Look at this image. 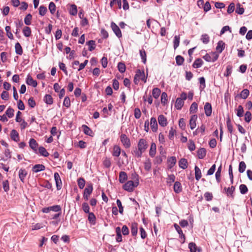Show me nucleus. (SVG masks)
<instances>
[{
  "label": "nucleus",
  "mask_w": 252,
  "mask_h": 252,
  "mask_svg": "<svg viewBox=\"0 0 252 252\" xmlns=\"http://www.w3.org/2000/svg\"><path fill=\"white\" fill-rule=\"evenodd\" d=\"M63 105L67 108L70 106V100L69 97L66 96L63 100Z\"/></svg>",
  "instance_id": "nucleus-62"
},
{
  "label": "nucleus",
  "mask_w": 252,
  "mask_h": 252,
  "mask_svg": "<svg viewBox=\"0 0 252 252\" xmlns=\"http://www.w3.org/2000/svg\"><path fill=\"white\" fill-rule=\"evenodd\" d=\"M239 189L240 192L243 194L246 193L248 190L247 186L244 184L241 185L240 186Z\"/></svg>",
  "instance_id": "nucleus-57"
},
{
  "label": "nucleus",
  "mask_w": 252,
  "mask_h": 252,
  "mask_svg": "<svg viewBox=\"0 0 252 252\" xmlns=\"http://www.w3.org/2000/svg\"><path fill=\"white\" fill-rule=\"evenodd\" d=\"M127 174L125 172L121 171L119 174V180L120 183H124L127 179Z\"/></svg>",
  "instance_id": "nucleus-23"
},
{
  "label": "nucleus",
  "mask_w": 252,
  "mask_h": 252,
  "mask_svg": "<svg viewBox=\"0 0 252 252\" xmlns=\"http://www.w3.org/2000/svg\"><path fill=\"white\" fill-rule=\"evenodd\" d=\"M147 141L143 138L139 139L137 144V149L136 148L133 151V154L137 158L141 157L142 154L148 148Z\"/></svg>",
  "instance_id": "nucleus-1"
},
{
  "label": "nucleus",
  "mask_w": 252,
  "mask_h": 252,
  "mask_svg": "<svg viewBox=\"0 0 252 252\" xmlns=\"http://www.w3.org/2000/svg\"><path fill=\"white\" fill-rule=\"evenodd\" d=\"M15 52L19 55H21L23 54V49L20 44L17 42L15 45Z\"/></svg>",
  "instance_id": "nucleus-31"
},
{
  "label": "nucleus",
  "mask_w": 252,
  "mask_h": 252,
  "mask_svg": "<svg viewBox=\"0 0 252 252\" xmlns=\"http://www.w3.org/2000/svg\"><path fill=\"white\" fill-rule=\"evenodd\" d=\"M88 220L92 223L94 224L95 220V217L93 213H89Z\"/></svg>",
  "instance_id": "nucleus-60"
},
{
  "label": "nucleus",
  "mask_w": 252,
  "mask_h": 252,
  "mask_svg": "<svg viewBox=\"0 0 252 252\" xmlns=\"http://www.w3.org/2000/svg\"><path fill=\"white\" fill-rule=\"evenodd\" d=\"M176 158L175 157H171L169 158L168 160V167L169 169H171L175 165L176 163Z\"/></svg>",
  "instance_id": "nucleus-17"
},
{
  "label": "nucleus",
  "mask_w": 252,
  "mask_h": 252,
  "mask_svg": "<svg viewBox=\"0 0 252 252\" xmlns=\"http://www.w3.org/2000/svg\"><path fill=\"white\" fill-rule=\"evenodd\" d=\"M23 32L24 36L26 37H29L31 35V30L29 27H25L23 30Z\"/></svg>",
  "instance_id": "nucleus-36"
},
{
  "label": "nucleus",
  "mask_w": 252,
  "mask_h": 252,
  "mask_svg": "<svg viewBox=\"0 0 252 252\" xmlns=\"http://www.w3.org/2000/svg\"><path fill=\"white\" fill-rule=\"evenodd\" d=\"M158 122L161 126H165L167 124V119L163 115H160L158 117Z\"/></svg>",
  "instance_id": "nucleus-13"
},
{
  "label": "nucleus",
  "mask_w": 252,
  "mask_h": 252,
  "mask_svg": "<svg viewBox=\"0 0 252 252\" xmlns=\"http://www.w3.org/2000/svg\"><path fill=\"white\" fill-rule=\"evenodd\" d=\"M224 49V43L222 41H220L218 43V45L216 47V50L219 53H221L223 50Z\"/></svg>",
  "instance_id": "nucleus-33"
},
{
  "label": "nucleus",
  "mask_w": 252,
  "mask_h": 252,
  "mask_svg": "<svg viewBox=\"0 0 252 252\" xmlns=\"http://www.w3.org/2000/svg\"><path fill=\"white\" fill-rule=\"evenodd\" d=\"M54 179L56 182L57 189L58 190L61 189L62 187V183L58 173L56 172L54 173Z\"/></svg>",
  "instance_id": "nucleus-7"
},
{
  "label": "nucleus",
  "mask_w": 252,
  "mask_h": 252,
  "mask_svg": "<svg viewBox=\"0 0 252 252\" xmlns=\"http://www.w3.org/2000/svg\"><path fill=\"white\" fill-rule=\"evenodd\" d=\"M56 5L53 2H51L49 5V9L51 14H54L56 11Z\"/></svg>",
  "instance_id": "nucleus-48"
},
{
  "label": "nucleus",
  "mask_w": 252,
  "mask_h": 252,
  "mask_svg": "<svg viewBox=\"0 0 252 252\" xmlns=\"http://www.w3.org/2000/svg\"><path fill=\"white\" fill-rule=\"evenodd\" d=\"M181 184L179 182H176L174 185V190L176 193H179L182 191Z\"/></svg>",
  "instance_id": "nucleus-30"
},
{
  "label": "nucleus",
  "mask_w": 252,
  "mask_h": 252,
  "mask_svg": "<svg viewBox=\"0 0 252 252\" xmlns=\"http://www.w3.org/2000/svg\"><path fill=\"white\" fill-rule=\"evenodd\" d=\"M232 72V66L231 65H228L226 67V72L224 73V76L228 77L231 75Z\"/></svg>",
  "instance_id": "nucleus-43"
},
{
  "label": "nucleus",
  "mask_w": 252,
  "mask_h": 252,
  "mask_svg": "<svg viewBox=\"0 0 252 252\" xmlns=\"http://www.w3.org/2000/svg\"><path fill=\"white\" fill-rule=\"evenodd\" d=\"M32 16L31 14H28L24 19V22L27 25H30L31 24V20Z\"/></svg>",
  "instance_id": "nucleus-47"
},
{
  "label": "nucleus",
  "mask_w": 252,
  "mask_h": 252,
  "mask_svg": "<svg viewBox=\"0 0 252 252\" xmlns=\"http://www.w3.org/2000/svg\"><path fill=\"white\" fill-rule=\"evenodd\" d=\"M188 147L190 151H193L195 149V145L194 142L192 140H189Z\"/></svg>",
  "instance_id": "nucleus-54"
},
{
  "label": "nucleus",
  "mask_w": 252,
  "mask_h": 252,
  "mask_svg": "<svg viewBox=\"0 0 252 252\" xmlns=\"http://www.w3.org/2000/svg\"><path fill=\"white\" fill-rule=\"evenodd\" d=\"M179 166L183 169H186L188 167L187 160L184 158H181L179 161Z\"/></svg>",
  "instance_id": "nucleus-20"
},
{
  "label": "nucleus",
  "mask_w": 252,
  "mask_h": 252,
  "mask_svg": "<svg viewBox=\"0 0 252 252\" xmlns=\"http://www.w3.org/2000/svg\"><path fill=\"white\" fill-rule=\"evenodd\" d=\"M237 115L239 117H242L243 116L244 109L243 107L241 105H239L238 108L236 110Z\"/></svg>",
  "instance_id": "nucleus-49"
},
{
  "label": "nucleus",
  "mask_w": 252,
  "mask_h": 252,
  "mask_svg": "<svg viewBox=\"0 0 252 252\" xmlns=\"http://www.w3.org/2000/svg\"><path fill=\"white\" fill-rule=\"evenodd\" d=\"M45 169V167L43 164H36L32 168V171L34 173H37L40 171H44Z\"/></svg>",
  "instance_id": "nucleus-11"
},
{
  "label": "nucleus",
  "mask_w": 252,
  "mask_h": 252,
  "mask_svg": "<svg viewBox=\"0 0 252 252\" xmlns=\"http://www.w3.org/2000/svg\"><path fill=\"white\" fill-rule=\"evenodd\" d=\"M69 13L71 15H76L77 14V6L75 4H71L69 9Z\"/></svg>",
  "instance_id": "nucleus-26"
},
{
  "label": "nucleus",
  "mask_w": 252,
  "mask_h": 252,
  "mask_svg": "<svg viewBox=\"0 0 252 252\" xmlns=\"http://www.w3.org/2000/svg\"><path fill=\"white\" fill-rule=\"evenodd\" d=\"M167 101V94L166 93L163 92L161 95V103L165 104Z\"/></svg>",
  "instance_id": "nucleus-61"
},
{
  "label": "nucleus",
  "mask_w": 252,
  "mask_h": 252,
  "mask_svg": "<svg viewBox=\"0 0 252 252\" xmlns=\"http://www.w3.org/2000/svg\"><path fill=\"white\" fill-rule=\"evenodd\" d=\"M87 45L89 46V50L92 51L94 50L95 48V42L94 40H91L89 41L87 43Z\"/></svg>",
  "instance_id": "nucleus-37"
},
{
  "label": "nucleus",
  "mask_w": 252,
  "mask_h": 252,
  "mask_svg": "<svg viewBox=\"0 0 252 252\" xmlns=\"http://www.w3.org/2000/svg\"><path fill=\"white\" fill-rule=\"evenodd\" d=\"M224 190H225L226 191V193H227V194L228 196L229 195L232 196V194L235 190V188L233 186H231L230 188H228L227 189L225 188Z\"/></svg>",
  "instance_id": "nucleus-64"
},
{
  "label": "nucleus",
  "mask_w": 252,
  "mask_h": 252,
  "mask_svg": "<svg viewBox=\"0 0 252 252\" xmlns=\"http://www.w3.org/2000/svg\"><path fill=\"white\" fill-rule=\"evenodd\" d=\"M184 104V101L182 98H177L175 103V107L178 110H180Z\"/></svg>",
  "instance_id": "nucleus-18"
},
{
  "label": "nucleus",
  "mask_w": 252,
  "mask_h": 252,
  "mask_svg": "<svg viewBox=\"0 0 252 252\" xmlns=\"http://www.w3.org/2000/svg\"><path fill=\"white\" fill-rule=\"evenodd\" d=\"M139 185V180H135V181H128L123 186V188L125 190L129 192H131L133 190L134 188L138 186Z\"/></svg>",
  "instance_id": "nucleus-2"
},
{
  "label": "nucleus",
  "mask_w": 252,
  "mask_h": 252,
  "mask_svg": "<svg viewBox=\"0 0 252 252\" xmlns=\"http://www.w3.org/2000/svg\"><path fill=\"white\" fill-rule=\"evenodd\" d=\"M250 94L249 91L247 89L243 90L240 93V96L243 99H246L248 97Z\"/></svg>",
  "instance_id": "nucleus-40"
},
{
  "label": "nucleus",
  "mask_w": 252,
  "mask_h": 252,
  "mask_svg": "<svg viewBox=\"0 0 252 252\" xmlns=\"http://www.w3.org/2000/svg\"><path fill=\"white\" fill-rule=\"evenodd\" d=\"M26 83L29 85L32 86L33 87H36L37 85L36 81L33 80L32 77L30 75L27 76L26 79Z\"/></svg>",
  "instance_id": "nucleus-10"
},
{
  "label": "nucleus",
  "mask_w": 252,
  "mask_h": 252,
  "mask_svg": "<svg viewBox=\"0 0 252 252\" xmlns=\"http://www.w3.org/2000/svg\"><path fill=\"white\" fill-rule=\"evenodd\" d=\"M198 108V105L196 102H193L189 108L190 113H195L196 112Z\"/></svg>",
  "instance_id": "nucleus-38"
},
{
  "label": "nucleus",
  "mask_w": 252,
  "mask_h": 252,
  "mask_svg": "<svg viewBox=\"0 0 252 252\" xmlns=\"http://www.w3.org/2000/svg\"><path fill=\"white\" fill-rule=\"evenodd\" d=\"M221 171V165H220V167L218 168L217 171L216 172L215 174L216 180L218 183H219L220 181Z\"/></svg>",
  "instance_id": "nucleus-39"
},
{
  "label": "nucleus",
  "mask_w": 252,
  "mask_h": 252,
  "mask_svg": "<svg viewBox=\"0 0 252 252\" xmlns=\"http://www.w3.org/2000/svg\"><path fill=\"white\" fill-rule=\"evenodd\" d=\"M160 90L158 88H156L153 90L152 94H153V96L155 98H158L160 95Z\"/></svg>",
  "instance_id": "nucleus-44"
},
{
  "label": "nucleus",
  "mask_w": 252,
  "mask_h": 252,
  "mask_svg": "<svg viewBox=\"0 0 252 252\" xmlns=\"http://www.w3.org/2000/svg\"><path fill=\"white\" fill-rule=\"evenodd\" d=\"M5 113L8 118H11L14 116V110L12 108L9 107Z\"/></svg>",
  "instance_id": "nucleus-59"
},
{
  "label": "nucleus",
  "mask_w": 252,
  "mask_h": 252,
  "mask_svg": "<svg viewBox=\"0 0 252 252\" xmlns=\"http://www.w3.org/2000/svg\"><path fill=\"white\" fill-rule=\"evenodd\" d=\"M204 111L206 115L208 117L210 116L212 112V108L211 104L206 102L204 105Z\"/></svg>",
  "instance_id": "nucleus-9"
},
{
  "label": "nucleus",
  "mask_w": 252,
  "mask_h": 252,
  "mask_svg": "<svg viewBox=\"0 0 252 252\" xmlns=\"http://www.w3.org/2000/svg\"><path fill=\"white\" fill-rule=\"evenodd\" d=\"M194 170L195 179L197 181H199L202 176L201 170H200L199 168L197 166H195Z\"/></svg>",
  "instance_id": "nucleus-28"
},
{
  "label": "nucleus",
  "mask_w": 252,
  "mask_h": 252,
  "mask_svg": "<svg viewBox=\"0 0 252 252\" xmlns=\"http://www.w3.org/2000/svg\"><path fill=\"white\" fill-rule=\"evenodd\" d=\"M30 147L34 151L37 150L38 144L36 140L33 138L30 139L29 142Z\"/></svg>",
  "instance_id": "nucleus-21"
},
{
  "label": "nucleus",
  "mask_w": 252,
  "mask_h": 252,
  "mask_svg": "<svg viewBox=\"0 0 252 252\" xmlns=\"http://www.w3.org/2000/svg\"><path fill=\"white\" fill-rule=\"evenodd\" d=\"M203 58L208 62H214L218 59V55L215 52H211L206 54L203 57Z\"/></svg>",
  "instance_id": "nucleus-4"
},
{
  "label": "nucleus",
  "mask_w": 252,
  "mask_h": 252,
  "mask_svg": "<svg viewBox=\"0 0 252 252\" xmlns=\"http://www.w3.org/2000/svg\"><path fill=\"white\" fill-rule=\"evenodd\" d=\"M82 128L84 132L88 135L89 136H92V134H93V132L92 130L87 126L86 125H83Z\"/></svg>",
  "instance_id": "nucleus-32"
},
{
  "label": "nucleus",
  "mask_w": 252,
  "mask_h": 252,
  "mask_svg": "<svg viewBox=\"0 0 252 252\" xmlns=\"http://www.w3.org/2000/svg\"><path fill=\"white\" fill-rule=\"evenodd\" d=\"M138 224L136 222H133L131 225V233L133 236H135L137 233Z\"/></svg>",
  "instance_id": "nucleus-19"
},
{
  "label": "nucleus",
  "mask_w": 252,
  "mask_h": 252,
  "mask_svg": "<svg viewBox=\"0 0 252 252\" xmlns=\"http://www.w3.org/2000/svg\"><path fill=\"white\" fill-rule=\"evenodd\" d=\"M184 62V59L182 56H181L180 55H178V56H176V63L178 65H182L183 63Z\"/></svg>",
  "instance_id": "nucleus-51"
},
{
  "label": "nucleus",
  "mask_w": 252,
  "mask_h": 252,
  "mask_svg": "<svg viewBox=\"0 0 252 252\" xmlns=\"http://www.w3.org/2000/svg\"><path fill=\"white\" fill-rule=\"evenodd\" d=\"M201 40L203 43L207 44L210 41V37L208 34H203L201 36Z\"/></svg>",
  "instance_id": "nucleus-45"
},
{
  "label": "nucleus",
  "mask_w": 252,
  "mask_h": 252,
  "mask_svg": "<svg viewBox=\"0 0 252 252\" xmlns=\"http://www.w3.org/2000/svg\"><path fill=\"white\" fill-rule=\"evenodd\" d=\"M226 124H227V127L228 131L230 133H232L233 132V126L231 122V120H230V118H228L227 119Z\"/></svg>",
  "instance_id": "nucleus-42"
},
{
  "label": "nucleus",
  "mask_w": 252,
  "mask_h": 252,
  "mask_svg": "<svg viewBox=\"0 0 252 252\" xmlns=\"http://www.w3.org/2000/svg\"><path fill=\"white\" fill-rule=\"evenodd\" d=\"M111 27L117 37L120 38L122 36V32L119 27L115 23L112 22Z\"/></svg>",
  "instance_id": "nucleus-6"
},
{
  "label": "nucleus",
  "mask_w": 252,
  "mask_h": 252,
  "mask_svg": "<svg viewBox=\"0 0 252 252\" xmlns=\"http://www.w3.org/2000/svg\"><path fill=\"white\" fill-rule=\"evenodd\" d=\"M39 153L40 154L45 157H47L49 156V153L43 147H40L38 149Z\"/></svg>",
  "instance_id": "nucleus-34"
},
{
  "label": "nucleus",
  "mask_w": 252,
  "mask_h": 252,
  "mask_svg": "<svg viewBox=\"0 0 252 252\" xmlns=\"http://www.w3.org/2000/svg\"><path fill=\"white\" fill-rule=\"evenodd\" d=\"M47 11V8L43 5H41L39 8V13L41 16H44L45 15Z\"/></svg>",
  "instance_id": "nucleus-52"
},
{
  "label": "nucleus",
  "mask_w": 252,
  "mask_h": 252,
  "mask_svg": "<svg viewBox=\"0 0 252 252\" xmlns=\"http://www.w3.org/2000/svg\"><path fill=\"white\" fill-rule=\"evenodd\" d=\"M174 227L176 231L178 232L180 236V238L183 240V242H184L185 241V235L183 234V231L182 229H181L180 226L177 224H174Z\"/></svg>",
  "instance_id": "nucleus-16"
},
{
  "label": "nucleus",
  "mask_w": 252,
  "mask_h": 252,
  "mask_svg": "<svg viewBox=\"0 0 252 252\" xmlns=\"http://www.w3.org/2000/svg\"><path fill=\"white\" fill-rule=\"evenodd\" d=\"M120 138L123 146L126 148H129L130 147L131 143L130 139L125 134H121Z\"/></svg>",
  "instance_id": "nucleus-5"
},
{
  "label": "nucleus",
  "mask_w": 252,
  "mask_h": 252,
  "mask_svg": "<svg viewBox=\"0 0 252 252\" xmlns=\"http://www.w3.org/2000/svg\"><path fill=\"white\" fill-rule=\"evenodd\" d=\"M197 119L196 115H192L189 120V126L191 129H194L196 126V121Z\"/></svg>",
  "instance_id": "nucleus-12"
},
{
  "label": "nucleus",
  "mask_w": 252,
  "mask_h": 252,
  "mask_svg": "<svg viewBox=\"0 0 252 252\" xmlns=\"http://www.w3.org/2000/svg\"><path fill=\"white\" fill-rule=\"evenodd\" d=\"M44 102L47 104H52L53 103V98L51 95L46 94L44 98Z\"/></svg>",
  "instance_id": "nucleus-35"
},
{
  "label": "nucleus",
  "mask_w": 252,
  "mask_h": 252,
  "mask_svg": "<svg viewBox=\"0 0 252 252\" xmlns=\"http://www.w3.org/2000/svg\"><path fill=\"white\" fill-rule=\"evenodd\" d=\"M10 136H11V139L13 140H14L16 142H17L19 140V134L16 130H15V129L12 130L11 133H10Z\"/></svg>",
  "instance_id": "nucleus-27"
},
{
  "label": "nucleus",
  "mask_w": 252,
  "mask_h": 252,
  "mask_svg": "<svg viewBox=\"0 0 252 252\" xmlns=\"http://www.w3.org/2000/svg\"><path fill=\"white\" fill-rule=\"evenodd\" d=\"M2 188L5 192L9 190V184L8 180H4L2 183Z\"/></svg>",
  "instance_id": "nucleus-41"
},
{
  "label": "nucleus",
  "mask_w": 252,
  "mask_h": 252,
  "mask_svg": "<svg viewBox=\"0 0 252 252\" xmlns=\"http://www.w3.org/2000/svg\"><path fill=\"white\" fill-rule=\"evenodd\" d=\"M121 154V148L118 145H115L113 147L112 155L114 157H119Z\"/></svg>",
  "instance_id": "nucleus-25"
},
{
  "label": "nucleus",
  "mask_w": 252,
  "mask_h": 252,
  "mask_svg": "<svg viewBox=\"0 0 252 252\" xmlns=\"http://www.w3.org/2000/svg\"><path fill=\"white\" fill-rule=\"evenodd\" d=\"M77 182L79 188L81 189H83L85 184V180L82 178H80L78 179Z\"/></svg>",
  "instance_id": "nucleus-55"
},
{
  "label": "nucleus",
  "mask_w": 252,
  "mask_h": 252,
  "mask_svg": "<svg viewBox=\"0 0 252 252\" xmlns=\"http://www.w3.org/2000/svg\"><path fill=\"white\" fill-rule=\"evenodd\" d=\"M246 168V165L244 161H241L239 165V171L240 173H243Z\"/></svg>",
  "instance_id": "nucleus-46"
},
{
  "label": "nucleus",
  "mask_w": 252,
  "mask_h": 252,
  "mask_svg": "<svg viewBox=\"0 0 252 252\" xmlns=\"http://www.w3.org/2000/svg\"><path fill=\"white\" fill-rule=\"evenodd\" d=\"M141 80L144 82H146L147 77H145L144 71H141L140 69L137 70L134 78V82L135 84H138L139 80Z\"/></svg>",
  "instance_id": "nucleus-3"
},
{
  "label": "nucleus",
  "mask_w": 252,
  "mask_h": 252,
  "mask_svg": "<svg viewBox=\"0 0 252 252\" xmlns=\"http://www.w3.org/2000/svg\"><path fill=\"white\" fill-rule=\"evenodd\" d=\"M203 63V62L201 59H197L194 62L192 66L195 68L200 67Z\"/></svg>",
  "instance_id": "nucleus-29"
},
{
  "label": "nucleus",
  "mask_w": 252,
  "mask_h": 252,
  "mask_svg": "<svg viewBox=\"0 0 252 252\" xmlns=\"http://www.w3.org/2000/svg\"><path fill=\"white\" fill-rule=\"evenodd\" d=\"M156 145L155 143H152L151 145L150 149L149 151V155L151 157H154L156 153Z\"/></svg>",
  "instance_id": "nucleus-22"
},
{
  "label": "nucleus",
  "mask_w": 252,
  "mask_h": 252,
  "mask_svg": "<svg viewBox=\"0 0 252 252\" xmlns=\"http://www.w3.org/2000/svg\"><path fill=\"white\" fill-rule=\"evenodd\" d=\"M175 176L173 174H171L168 175V178H167V183L169 184L170 185H171L172 183H173L175 181Z\"/></svg>",
  "instance_id": "nucleus-58"
},
{
  "label": "nucleus",
  "mask_w": 252,
  "mask_h": 252,
  "mask_svg": "<svg viewBox=\"0 0 252 252\" xmlns=\"http://www.w3.org/2000/svg\"><path fill=\"white\" fill-rule=\"evenodd\" d=\"M174 48L176 49L179 45L180 43V36L175 35L174 39Z\"/></svg>",
  "instance_id": "nucleus-50"
},
{
  "label": "nucleus",
  "mask_w": 252,
  "mask_h": 252,
  "mask_svg": "<svg viewBox=\"0 0 252 252\" xmlns=\"http://www.w3.org/2000/svg\"><path fill=\"white\" fill-rule=\"evenodd\" d=\"M5 31L6 32L7 36L11 39H13V34L10 32L11 28L10 26H6L5 27Z\"/></svg>",
  "instance_id": "nucleus-56"
},
{
  "label": "nucleus",
  "mask_w": 252,
  "mask_h": 252,
  "mask_svg": "<svg viewBox=\"0 0 252 252\" xmlns=\"http://www.w3.org/2000/svg\"><path fill=\"white\" fill-rule=\"evenodd\" d=\"M93 191V187L92 186H89L85 188L84 193V198L88 200L90 195L91 194Z\"/></svg>",
  "instance_id": "nucleus-15"
},
{
  "label": "nucleus",
  "mask_w": 252,
  "mask_h": 252,
  "mask_svg": "<svg viewBox=\"0 0 252 252\" xmlns=\"http://www.w3.org/2000/svg\"><path fill=\"white\" fill-rule=\"evenodd\" d=\"M189 249L190 252H196V246L194 243H190L189 245Z\"/></svg>",
  "instance_id": "nucleus-63"
},
{
  "label": "nucleus",
  "mask_w": 252,
  "mask_h": 252,
  "mask_svg": "<svg viewBox=\"0 0 252 252\" xmlns=\"http://www.w3.org/2000/svg\"><path fill=\"white\" fill-rule=\"evenodd\" d=\"M150 126L153 132L157 131L158 129V124L155 118L152 117L150 120Z\"/></svg>",
  "instance_id": "nucleus-14"
},
{
  "label": "nucleus",
  "mask_w": 252,
  "mask_h": 252,
  "mask_svg": "<svg viewBox=\"0 0 252 252\" xmlns=\"http://www.w3.org/2000/svg\"><path fill=\"white\" fill-rule=\"evenodd\" d=\"M197 154L198 158L200 159H202L206 156V150L204 148H200L197 151Z\"/></svg>",
  "instance_id": "nucleus-24"
},
{
  "label": "nucleus",
  "mask_w": 252,
  "mask_h": 252,
  "mask_svg": "<svg viewBox=\"0 0 252 252\" xmlns=\"http://www.w3.org/2000/svg\"><path fill=\"white\" fill-rule=\"evenodd\" d=\"M118 68L121 73H124L126 70V65L123 63H119L118 64Z\"/></svg>",
  "instance_id": "nucleus-53"
},
{
  "label": "nucleus",
  "mask_w": 252,
  "mask_h": 252,
  "mask_svg": "<svg viewBox=\"0 0 252 252\" xmlns=\"http://www.w3.org/2000/svg\"><path fill=\"white\" fill-rule=\"evenodd\" d=\"M28 174V172L25 169L21 168L18 172V176L20 181L24 183L26 177Z\"/></svg>",
  "instance_id": "nucleus-8"
}]
</instances>
